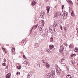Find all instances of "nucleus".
<instances>
[{
    "instance_id": "obj_16",
    "label": "nucleus",
    "mask_w": 78,
    "mask_h": 78,
    "mask_svg": "<svg viewBox=\"0 0 78 78\" xmlns=\"http://www.w3.org/2000/svg\"><path fill=\"white\" fill-rule=\"evenodd\" d=\"M67 1L68 3H70V4H72V1H71V0H67Z\"/></svg>"
},
{
    "instance_id": "obj_49",
    "label": "nucleus",
    "mask_w": 78,
    "mask_h": 78,
    "mask_svg": "<svg viewBox=\"0 0 78 78\" xmlns=\"http://www.w3.org/2000/svg\"><path fill=\"white\" fill-rule=\"evenodd\" d=\"M55 8H56V6H55Z\"/></svg>"
},
{
    "instance_id": "obj_17",
    "label": "nucleus",
    "mask_w": 78,
    "mask_h": 78,
    "mask_svg": "<svg viewBox=\"0 0 78 78\" xmlns=\"http://www.w3.org/2000/svg\"><path fill=\"white\" fill-rule=\"evenodd\" d=\"M37 26H38L37 24L35 26H33L32 27V29L33 28L34 30H35V29H36V28H37Z\"/></svg>"
},
{
    "instance_id": "obj_50",
    "label": "nucleus",
    "mask_w": 78,
    "mask_h": 78,
    "mask_svg": "<svg viewBox=\"0 0 78 78\" xmlns=\"http://www.w3.org/2000/svg\"><path fill=\"white\" fill-rule=\"evenodd\" d=\"M43 26H44V25H43V24H42V25Z\"/></svg>"
},
{
    "instance_id": "obj_44",
    "label": "nucleus",
    "mask_w": 78,
    "mask_h": 78,
    "mask_svg": "<svg viewBox=\"0 0 78 78\" xmlns=\"http://www.w3.org/2000/svg\"><path fill=\"white\" fill-rule=\"evenodd\" d=\"M67 44H65V45L66 46H67Z\"/></svg>"
},
{
    "instance_id": "obj_48",
    "label": "nucleus",
    "mask_w": 78,
    "mask_h": 78,
    "mask_svg": "<svg viewBox=\"0 0 78 78\" xmlns=\"http://www.w3.org/2000/svg\"><path fill=\"white\" fill-rule=\"evenodd\" d=\"M61 41H63V40H61Z\"/></svg>"
},
{
    "instance_id": "obj_37",
    "label": "nucleus",
    "mask_w": 78,
    "mask_h": 78,
    "mask_svg": "<svg viewBox=\"0 0 78 78\" xmlns=\"http://www.w3.org/2000/svg\"><path fill=\"white\" fill-rule=\"evenodd\" d=\"M37 31H36L35 32V34L36 35V34H37Z\"/></svg>"
},
{
    "instance_id": "obj_25",
    "label": "nucleus",
    "mask_w": 78,
    "mask_h": 78,
    "mask_svg": "<svg viewBox=\"0 0 78 78\" xmlns=\"http://www.w3.org/2000/svg\"><path fill=\"white\" fill-rule=\"evenodd\" d=\"M61 73V70H57V73L58 74H60V73Z\"/></svg>"
},
{
    "instance_id": "obj_12",
    "label": "nucleus",
    "mask_w": 78,
    "mask_h": 78,
    "mask_svg": "<svg viewBox=\"0 0 78 78\" xmlns=\"http://www.w3.org/2000/svg\"><path fill=\"white\" fill-rule=\"evenodd\" d=\"M71 15L72 17H74L75 16V13H74V12L73 11H72L71 13Z\"/></svg>"
},
{
    "instance_id": "obj_5",
    "label": "nucleus",
    "mask_w": 78,
    "mask_h": 78,
    "mask_svg": "<svg viewBox=\"0 0 78 78\" xmlns=\"http://www.w3.org/2000/svg\"><path fill=\"white\" fill-rule=\"evenodd\" d=\"M41 15L40 16L41 17L43 18V17H44V16L45 15V12H44L43 13L41 12Z\"/></svg>"
},
{
    "instance_id": "obj_41",
    "label": "nucleus",
    "mask_w": 78,
    "mask_h": 78,
    "mask_svg": "<svg viewBox=\"0 0 78 78\" xmlns=\"http://www.w3.org/2000/svg\"><path fill=\"white\" fill-rule=\"evenodd\" d=\"M8 65L7 66H6V69H8Z\"/></svg>"
},
{
    "instance_id": "obj_47",
    "label": "nucleus",
    "mask_w": 78,
    "mask_h": 78,
    "mask_svg": "<svg viewBox=\"0 0 78 78\" xmlns=\"http://www.w3.org/2000/svg\"><path fill=\"white\" fill-rule=\"evenodd\" d=\"M45 1L47 2H48V0H45Z\"/></svg>"
},
{
    "instance_id": "obj_35",
    "label": "nucleus",
    "mask_w": 78,
    "mask_h": 78,
    "mask_svg": "<svg viewBox=\"0 0 78 78\" xmlns=\"http://www.w3.org/2000/svg\"><path fill=\"white\" fill-rule=\"evenodd\" d=\"M2 65L4 66H6V63H3Z\"/></svg>"
},
{
    "instance_id": "obj_30",
    "label": "nucleus",
    "mask_w": 78,
    "mask_h": 78,
    "mask_svg": "<svg viewBox=\"0 0 78 78\" xmlns=\"http://www.w3.org/2000/svg\"><path fill=\"white\" fill-rule=\"evenodd\" d=\"M20 73L19 72H18L16 73V74H17V75H19V74L20 75Z\"/></svg>"
},
{
    "instance_id": "obj_29",
    "label": "nucleus",
    "mask_w": 78,
    "mask_h": 78,
    "mask_svg": "<svg viewBox=\"0 0 78 78\" xmlns=\"http://www.w3.org/2000/svg\"><path fill=\"white\" fill-rule=\"evenodd\" d=\"M50 42H53V37H52L50 39Z\"/></svg>"
},
{
    "instance_id": "obj_28",
    "label": "nucleus",
    "mask_w": 78,
    "mask_h": 78,
    "mask_svg": "<svg viewBox=\"0 0 78 78\" xmlns=\"http://www.w3.org/2000/svg\"><path fill=\"white\" fill-rule=\"evenodd\" d=\"M21 67V66H18L17 67V69H20Z\"/></svg>"
},
{
    "instance_id": "obj_11",
    "label": "nucleus",
    "mask_w": 78,
    "mask_h": 78,
    "mask_svg": "<svg viewBox=\"0 0 78 78\" xmlns=\"http://www.w3.org/2000/svg\"><path fill=\"white\" fill-rule=\"evenodd\" d=\"M49 49H50V50L53 49V45H49Z\"/></svg>"
},
{
    "instance_id": "obj_51",
    "label": "nucleus",
    "mask_w": 78,
    "mask_h": 78,
    "mask_svg": "<svg viewBox=\"0 0 78 78\" xmlns=\"http://www.w3.org/2000/svg\"><path fill=\"white\" fill-rule=\"evenodd\" d=\"M55 0V1H56V0Z\"/></svg>"
},
{
    "instance_id": "obj_40",
    "label": "nucleus",
    "mask_w": 78,
    "mask_h": 78,
    "mask_svg": "<svg viewBox=\"0 0 78 78\" xmlns=\"http://www.w3.org/2000/svg\"><path fill=\"white\" fill-rule=\"evenodd\" d=\"M76 30H77V36H78V28Z\"/></svg>"
},
{
    "instance_id": "obj_3",
    "label": "nucleus",
    "mask_w": 78,
    "mask_h": 78,
    "mask_svg": "<svg viewBox=\"0 0 78 78\" xmlns=\"http://www.w3.org/2000/svg\"><path fill=\"white\" fill-rule=\"evenodd\" d=\"M63 49L64 46L62 45H61L60 48V53H62V51H63Z\"/></svg>"
},
{
    "instance_id": "obj_38",
    "label": "nucleus",
    "mask_w": 78,
    "mask_h": 78,
    "mask_svg": "<svg viewBox=\"0 0 78 78\" xmlns=\"http://www.w3.org/2000/svg\"><path fill=\"white\" fill-rule=\"evenodd\" d=\"M23 58H24L25 59H26V58H27L26 57H25V55H23Z\"/></svg>"
},
{
    "instance_id": "obj_32",
    "label": "nucleus",
    "mask_w": 78,
    "mask_h": 78,
    "mask_svg": "<svg viewBox=\"0 0 78 78\" xmlns=\"http://www.w3.org/2000/svg\"><path fill=\"white\" fill-rule=\"evenodd\" d=\"M74 36H73V35H71L70 37V38L72 39H73V38H74Z\"/></svg>"
},
{
    "instance_id": "obj_13",
    "label": "nucleus",
    "mask_w": 78,
    "mask_h": 78,
    "mask_svg": "<svg viewBox=\"0 0 78 78\" xmlns=\"http://www.w3.org/2000/svg\"><path fill=\"white\" fill-rule=\"evenodd\" d=\"M32 5L33 6H34V5H36V1H35L34 0L32 2Z\"/></svg>"
},
{
    "instance_id": "obj_18",
    "label": "nucleus",
    "mask_w": 78,
    "mask_h": 78,
    "mask_svg": "<svg viewBox=\"0 0 78 78\" xmlns=\"http://www.w3.org/2000/svg\"><path fill=\"white\" fill-rule=\"evenodd\" d=\"M66 78H72V76L70 75H68L66 76Z\"/></svg>"
},
{
    "instance_id": "obj_34",
    "label": "nucleus",
    "mask_w": 78,
    "mask_h": 78,
    "mask_svg": "<svg viewBox=\"0 0 78 78\" xmlns=\"http://www.w3.org/2000/svg\"><path fill=\"white\" fill-rule=\"evenodd\" d=\"M46 62H47V61H45V60H44L43 61V63H45Z\"/></svg>"
},
{
    "instance_id": "obj_6",
    "label": "nucleus",
    "mask_w": 78,
    "mask_h": 78,
    "mask_svg": "<svg viewBox=\"0 0 78 78\" xmlns=\"http://www.w3.org/2000/svg\"><path fill=\"white\" fill-rule=\"evenodd\" d=\"M46 8L47 13L48 14V13H49V11H50V7L49 6H47L46 7Z\"/></svg>"
},
{
    "instance_id": "obj_10",
    "label": "nucleus",
    "mask_w": 78,
    "mask_h": 78,
    "mask_svg": "<svg viewBox=\"0 0 78 78\" xmlns=\"http://www.w3.org/2000/svg\"><path fill=\"white\" fill-rule=\"evenodd\" d=\"M45 66L46 67V68H49L50 67V65H49V64L46 63L45 64Z\"/></svg>"
},
{
    "instance_id": "obj_20",
    "label": "nucleus",
    "mask_w": 78,
    "mask_h": 78,
    "mask_svg": "<svg viewBox=\"0 0 78 78\" xmlns=\"http://www.w3.org/2000/svg\"><path fill=\"white\" fill-rule=\"evenodd\" d=\"M27 42V40H26V39H24L22 41V43H26Z\"/></svg>"
},
{
    "instance_id": "obj_42",
    "label": "nucleus",
    "mask_w": 78,
    "mask_h": 78,
    "mask_svg": "<svg viewBox=\"0 0 78 78\" xmlns=\"http://www.w3.org/2000/svg\"><path fill=\"white\" fill-rule=\"evenodd\" d=\"M4 62H6V59H5V58H4Z\"/></svg>"
},
{
    "instance_id": "obj_1",
    "label": "nucleus",
    "mask_w": 78,
    "mask_h": 78,
    "mask_svg": "<svg viewBox=\"0 0 78 78\" xmlns=\"http://www.w3.org/2000/svg\"><path fill=\"white\" fill-rule=\"evenodd\" d=\"M49 32L52 33H53L55 32V28L53 26H51L49 27Z\"/></svg>"
},
{
    "instance_id": "obj_45",
    "label": "nucleus",
    "mask_w": 78,
    "mask_h": 78,
    "mask_svg": "<svg viewBox=\"0 0 78 78\" xmlns=\"http://www.w3.org/2000/svg\"><path fill=\"white\" fill-rule=\"evenodd\" d=\"M47 50V51L48 52V51H49V50Z\"/></svg>"
},
{
    "instance_id": "obj_22",
    "label": "nucleus",
    "mask_w": 78,
    "mask_h": 78,
    "mask_svg": "<svg viewBox=\"0 0 78 78\" xmlns=\"http://www.w3.org/2000/svg\"><path fill=\"white\" fill-rule=\"evenodd\" d=\"M24 64H28V62H27V60H25L24 62Z\"/></svg>"
},
{
    "instance_id": "obj_26",
    "label": "nucleus",
    "mask_w": 78,
    "mask_h": 78,
    "mask_svg": "<svg viewBox=\"0 0 78 78\" xmlns=\"http://www.w3.org/2000/svg\"><path fill=\"white\" fill-rule=\"evenodd\" d=\"M47 78H51V77L48 74L47 76Z\"/></svg>"
},
{
    "instance_id": "obj_7",
    "label": "nucleus",
    "mask_w": 78,
    "mask_h": 78,
    "mask_svg": "<svg viewBox=\"0 0 78 78\" xmlns=\"http://www.w3.org/2000/svg\"><path fill=\"white\" fill-rule=\"evenodd\" d=\"M48 75L50 76H53L54 75V73H53V71L50 73L49 74H48Z\"/></svg>"
},
{
    "instance_id": "obj_33",
    "label": "nucleus",
    "mask_w": 78,
    "mask_h": 78,
    "mask_svg": "<svg viewBox=\"0 0 78 78\" xmlns=\"http://www.w3.org/2000/svg\"><path fill=\"white\" fill-rule=\"evenodd\" d=\"M62 9H64V5H62Z\"/></svg>"
},
{
    "instance_id": "obj_9",
    "label": "nucleus",
    "mask_w": 78,
    "mask_h": 78,
    "mask_svg": "<svg viewBox=\"0 0 78 78\" xmlns=\"http://www.w3.org/2000/svg\"><path fill=\"white\" fill-rule=\"evenodd\" d=\"M59 12H56L54 14V16L55 17H58V16H59Z\"/></svg>"
},
{
    "instance_id": "obj_31",
    "label": "nucleus",
    "mask_w": 78,
    "mask_h": 78,
    "mask_svg": "<svg viewBox=\"0 0 78 78\" xmlns=\"http://www.w3.org/2000/svg\"><path fill=\"white\" fill-rule=\"evenodd\" d=\"M64 61V59H62L61 60V62H62V64L63 62Z\"/></svg>"
},
{
    "instance_id": "obj_2",
    "label": "nucleus",
    "mask_w": 78,
    "mask_h": 78,
    "mask_svg": "<svg viewBox=\"0 0 78 78\" xmlns=\"http://www.w3.org/2000/svg\"><path fill=\"white\" fill-rule=\"evenodd\" d=\"M38 30L39 32L40 33H42L43 31H44V30H43V28H42V25H40L38 26Z\"/></svg>"
},
{
    "instance_id": "obj_43",
    "label": "nucleus",
    "mask_w": 78,
    "mask_h": 78,
    "mask_svg": "<svg viewBox=\"0 0 78 78\" xmlns=\"http://www.w3.org/2000/svg\"><path fill=\"white\" fill-rule=\"evenodd\" d=\"M66 69H67V70H69V68H68V67H66Z\"/></svg>"
},
{
    "instance_id": "obj_39",
    "label": "nucleus",
    "mask_w": 78,
    "mask_h": 78,
    "mask_svg": "<svg viewBox=\"0 0 78 78\" xmlns=\"http://www.w3.org/2000/svg\"><path fill=\"white\" fill-rule=\"evenodd\" d=\"M72 62V64H74V62H73V61H72V62Z\"/></svg>"
},
{
    "instance_id": "obj_36",
    "label": "nucleus",
    "mask_w": 78,
    "mask_h": 78,
    "mask_svg": "<svg viewBox=\"0 0 78 78\" xmlns=\"http://www.w3.org/2000/svg\"><path fill=\"white\" fill-rule=\"evenodd\" d=\"M60 29H61V30H62V26H60Z\"/></svg>"
},
{
    "instance_id": "obj_14",
    "label": "nucleus",
    "mask_w": 78,
    "mask_h": 78,
    "mask_svg": "<svg viewBox=\"0 0 78 78\" xmlns=\"http://www.w3.org/2000/svg\"><path fill=\"white\" fill-rule=\"evenodd\" d=\"M74 47V45L73 44H70L69 46V48H70L72 49Z\"/></svg>"
},
{
    "instance_id": "obj_24",
    "label": "nucleus",
    "mask_w": 78,
    "mask_h": 78,
    "mask_svg": "<svg viewBox=\"0 0 78 78\" xmlns=\"http://www.w3.org/2000/svg\"><path fill=\"white\" fill-rule=\"evenodd\" d=\"M73 56H76V55L75 54H72L71 55V57L72 58H73Z\"/></svg>"
},
{
    "instance_id": "obj_23",
    "label": "nucleus",
    "mask_w": 78,
    "mask_h": 78,
    "mask_svg": "<svg viewBox=\"0 0 78 78\" xmlns=\"http://www.w3.org/2000/svg\"><path fill=\"white\" fill-rule=\"evenodd\" d=\"M15 48H12V53H13V52H14V51H15Z\"/></svg>"
},
{
    "instance_id": "obj_46",
    "label": "nucleus",
    "mask_w": 78,
    "mask_h": 78,
    "mask_svg": "<svg viewBox=\"0 0 78 78\" xmlns=\"http://www.w3.org/2000/svg\"><path fill=\"white\" fill-rule=\"evenodd\" d=\"M64 30L65 31H66V29L65 28H64Z\"/></svg>"
},
{
    "instance_id": "obj_21",
    "label": "nucleus",
    "mask_w": 78,
    "mask_h": 78,
    "mask_svg": "<svg viewBox=\"0 0 78 78\" xmlns=\"http://www.w3.org/2000/svg\"><path fill=\"white\" fill-rule=\"evenodd\" d=\"M2 48V49L3 50V51L5 53H7V52L6 51V50H5V48Z\"/></svg>"
},
{
    "instance_id": "obj_27",
    "label": "nucleus",
    "mask_w": 78,
    "mask_h": 78,
    "mask_svg": "<svg viewBox=\"0 0 78 78\" xmlns=\"http://www.w3.org/2000/svg\"><path fill=\"white\" fill-rule=\"evenodd\" d=\"M75 52H78V49L77 48H75Z\"/></svg>"
},
{
    "instance_id": "obj_8",
    "label": "nucleus",
    "mask_w": 78,
    "mask_h": 78,
    "mask_svg": "<svg viewBox=\"0 0 78 78\" xmlns=\"http://www.w3.org/2000/svg\"><path fill=\"white\" fill-rule=\"evenodd\" d=\"M6 78H10L11 77V74L8 73L6 76Z\"/></svg>"
},
{
    "instance_id": "obj_15",
    "label": "nucleus",
    "mask_w": 78,
    "mask_h": 78,
    "mask_svg": "<svg viewBox=\"0 0 78 78\" xmlns=\"http://www.w3.org/2000/svg\"><path fill=\"white\" fill-rule=\"evenodd\" d=\"M32 75L31 74V73H29L28 75L27 76V77L28 78H30V77H31V76Z\"/></svg>"
},
{
    "instance_id": "obj_4",
    "label": "nucleus",
    "mask_w": 78,
    "mask_h": 78,
    "mask_svg": "<svg viewBox=\"0 0 78 78\" xmlns=\"http://www.w3.org/2000/svg\"><path fill=\"white\" fill-rule=\"evenodd\" d=\"M68 13L67 12H64L63 13L62 15L63 17H66V18L67 17Z\"/></svg>"
},
{
    "instance_id": "obj_19",
    "label": "nucleus",
    "mask_w": 78,
    "mask_h": 78,
    "mask_svg": "<svg viewBox=\"0 0 78 78\" xmlns=\"http://www.w3.org/2000/svg\"><path fill=\"white\" fill-rule=\"evenodd\" d=\"M54 27H58V23H55L54 25Z\"/></svg>"
}]
</instances>
